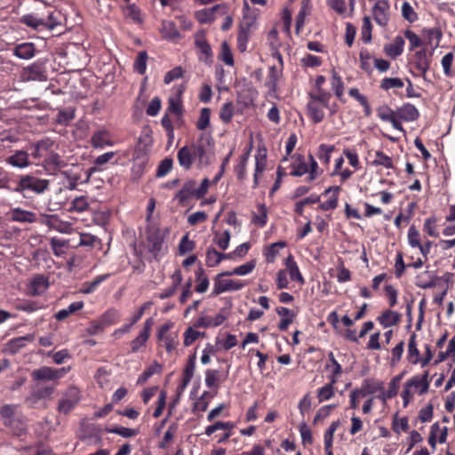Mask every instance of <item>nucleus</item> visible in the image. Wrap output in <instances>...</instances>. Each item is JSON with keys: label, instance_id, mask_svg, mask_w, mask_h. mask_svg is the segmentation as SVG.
Wrapping results in <instances>:
<instances>
[{"label": "nucleus", "instance_id": "nucleus-1", "mask_svg": "<svg viewBox=\"0 0 455 455\" xmlns=\"http://www.w3.org/2000/svg\"><path fill=\"white\" fill-rule=\"evenodd\" d=\"M215 158V143L211 135L202 134L199 139L190 146L180 148L177 153L179 164L185 170L192 167L194 161H197L199 168L209 166Z\"/></svg>", "mask_w": 455, "mask_h": 455}, {"label": "nucleus", "instance_id": "nucleus-2", "mask_svg": "<svg viewBox=\"0 0 455 455\" xmlns=\"http://www.w3.org/2000/svg\"><path fill=\"white\" fill-rule=\"evenodd\" d=\"M167 234V229H162L156 225L150 224L147 227L145 247L155 259L163 252Z\"/></svg>", "mask_w": 455, "mask_h": 455}, {"label": "nucleus", "instance_id": "nucleus-3", "mask_svg": "<svg viewBox=\"0 0 455 455\" xmlns=\"http://www.w3.org/2000/svg\"><path fill=\"white\" fill-rule=\"evenodd\" d=\"M0 417L5 427L12 428L16 435H21L26 429V425L21 414L18 411L16 404H4L0 407Z\"/></svg>", "mask_w": 455, "mask_h": 455}, {"label": "nucleus", "instance_id": "nucleus-4", "mask_svg": "<svg viewBox=\"0 0 455 455\" xmlns=\"http://www.w3.org/2000/svg\"><path fill=\"white\" fill-rule=\"evenodd\" d=\"M48 180L40 179L32 175H23L18 181L17 187L13 189L15 192L21 193L28 190L36 194H43L49 188Z\"/></svg>", "mask_w": 455, "mask_h": 455}, {"label": "nucleus", "instance_id": "nucleus-5", "mask_svg": "<svg viewBox=\"0 0 455 455\" xmlns=\"http://www.w3.org/2000/svg\"><path fill=\"white\" fill-rule=\"evenodd\" d=\"M231 275H227L225 271L215 276L212 296H218L228 291H240L244 287L245 283L243 281L225 278L226 276Z\"/></svg>", "mask_w": 455, "mask_h": 455}, {"label": "nucleus", "instance_id": "nucleus-6", "mask_svg": "<svg viewBox=\"0 0 455 455\" xmlns=\"http://www.w3.org/2000/svg\"><path fill=\"white\" fill-rule=\"evenodd\" d=\"M21 78L23 81H46L47 70L45 62L38 60L33 64L24 68L21 72Z\"/></svg>", "mask_w": 455, "mask_h": 455}, {"label": "nucleus", "instance_id": "nucleus-7", "mask_svg": "<svg viewBox=\"0 0 455 455\" xmlns=\"http://www.w3.org/2000/svg\"><path fill=\"white\" fill-rule=\"evenodd\" d=\"M70 370L68 368L55 369L49 366H42L32 371V379L34 380H58L63 378Z\"/></svg>", "mask_w": 455, "mask_h": 455}, {"label": "nucleus", "instance_id": "nucleus-8", "mask_svg": "<svg viewBox=\"0 0 455 455\" xmlns=\"http://www.w3.org/2000/svg\"><path fill=\"white\" fill-rule=\"evenodd\" d=\"M40 223L61 234H70L73 230L72 224L60 220L57 214H41Z\"/></svg>", "mask_w": 455, "mask_h": 455}, {"label": "nucleus", "instance_id": "nucleus-9", "mask_svg": "<svg viewBox=\"0 0 455 455\" xmlns=\"http://www.w3.org/2000/svg\"><path fill=\"white\" fill-rule=\"evenodd\" d=\"M375 22L381 28H386L390 20V4L388 0H378L371 9Z\"/></svg>", "mask_w": 455, "mask_h": 455}, {"label": "nucleus", "instance_id": "nucleus-10", "mask_svg": "<svg viewBox=\"0 0 455 455\" xmlns=\"http://www.w3.org/2000/svg\"><path fill=\"white\" fill-rule=\"evenodd\" d=\"M90 144L95 149H103L106 147H113L116 142L113 140L112 133L108 130L102 128L92 134Z\"/></svg>", "mask_w": 455, "mask_h": 455}, {"label": "nucleus", "instance_id": "nucleus-11", "mask_svg": "<svg viewBox=\"0 0 455 455\" xmlns=\"http://www.w3.org/2000/svg\"><path fill=\"white\" fill-rule=\"evenodd\" d=\"M79 399V390L74 387H69L59 403V411L64 414L68 413L78 403Z\"/></svg>", "mask_w": 455, "mask_h": 455}, {"label": "nucleus", "instance_id": "nucleus-12", "mask_svg": "<svg viewBox=\"0 0 455 455\" xmlns=\"http://www.w3.org/2000/svg\"><path fill=\"white\" fill-rule=\"evenodd\" d=\"M55 146V141L50 138L40 140L29 147L30 156L36 160H41L47 156L48 152Z\"/></svg>", "mask_w": 455, "mask_h": 455}, {"label": "nucleus", "instance_id": "nucleus-13", "mask_svg": "<svg viewBox=\"0 0 455 455\" xmlns=\"http://www.w3.org/2000/svg\"><path fill=\"white\" fill-rule=\"evenodd\" d=\"M325 107H328V102L325 104L314 99L308 100L307 104V116L314 124H319L324 119Z\"/></svg>", "mask_w": 455, "mask_h": 455}, {"label": "nucleus", "instance_id": "nucleus-14", "mask_svg": "<svg viewBox=\"0 0 455 455\" xmlns=\"http://www.w3.org/2000/svg\"><path fill=\"white\" fill-rule=\"evenodd\" d=\"M5 162L7 164L18 169H25L31 165L29 153L22 149L15 150L5 159Z\"/></svg>", "mask_w": 455, "mask_h": 455}, {"label": "nucleus", "instance_id": "nucleus-15", "mask_svg": "<svg viewBox=\"0 0 455 455\" xmlns=\"http://www.w3.org/2000/svg\"><path fill=\"white\" fill-rule=\"evenodd\" d=\"M196 182L194 180H187L182 188L176 193L174 199L179 202L180 204L185 205L188 200L191 197L196 198Z\"/></svg>", "mask_w": 455, "mask_h": 455}, {"label": "nucleus", "instance_id": "nucleus-16", "mask_svg": "<svg viewBox=\"0 0 455 455\" xmlns=\"http://www.w3.org/2000/svg\"><path fill=\"white\" fill-rule=\"evenodd\" d=\"M430 61L426 49H421L415 52L412 64L424 78L429 69Z\"/></svg>", "mask_w": 455, "mask_h": 455}, {"label": "nucleus", "instance_id": "nucleus-17", "mask_svg": "<svg viewBox=\"0 0 455 455\" xmlns=\"http://www.w3.org/2000/svg\"><path fill=\"white\" fill-rule=\"evenodd\" d=\"M9 216L12 221L20 223H34L36 220L35 212L23 210L20 207L11 209Z\"/></svg>", "mask_w": 455, "mask_h": 455}, {"label": "nucleus", "instance_id": "nucleus-18", "mask_svg": "<svg viewBox=\"0 0 455 455\" xmlns=\"http://www.w3.org/2000/svg\"><path fill=\"white\" fill-rule=\"evenodd\" d=\"M437 279L435 272L426 270L416 276L415 284L421 289H429L437 285Z\"/></svg>", "mask_w": 455, "mask_h": 455}, {"label": "nucleus", "instance_id": "nucleus-19", "mask_svg": "<svg viewBox=\"0 0 455 455\" xmlns=\"http://www.w3.org/2000/svg\"><path fill=\"white\" fill-rule=\"evenodd\" d=\"M160 33L165 40L178 41L181 38V35L176 28L173 21L163 20L161 23Z\"/></svg>", "mask_w": 455, "mask_h": 455}, {"label": "nucleus", "instance_id": "nucleus-20", "mask_svg": "<svg viewBox=\"0 0 455 455\" xmlns=\"http://www.w3.org/2000/svg\"><path fill=\"white\" fill-rule=\"evenodd\" d=\"M406 383L411 388L413 387L418 390L419 395L426 394L429 388L428 371H426L422 376H413Z\"/></svg>", "mask_w": 455, "mask_h": 455}, {"label": "nucleus", "instance_id": "nucleus-21", "mask_svg": "<svg viewBox=\"0 0 455 455\" xmlns=\"http://www.w3.org/2000/svg\"><path fill=\"white\" fill-rule=\"evenodd\" d=\"M396 116L400 120L405 122H413L419 118V113L414 105L411 103H405L397 109Z\"/></svg>", "mask_w": 455, "mask_h": 455}, {"label": "nucleus", "instance_id": "nucleus-22", "mask_svg": "<svg viewBox=\"0 0 455 455\" xmlns=\"http://www.w3.org/2000/svg\"><path fill=\"white\" fill-rule=\"evenodd\" d=\"M48 287V278L43 275H37L30 282L29 293L33 296H38L43 294Z\"/></svg>", "mask_w": 455, "mask_h": 455}, {"label": "nucleus", "instance_id": "nucleus-23", "mask_svg": "<svg viewBox=\"0 0 455 455\" xmlns=\"http://www.w3.org/2000/svg\"><path fill=\"white\" fill-rule=\"evenodd\" d=\"M383 328L397 325L401 321V315L393 310L383 311L377 318Z\"/></svg>", "mask_w": 455, "mask_h": 455}, {"label": "nucleus", "instance_id": "nucleus-24", "mask_svg": "<svg viewBox=\"0 0 455 455\" xmlns=\"http://www.w3.org/2000/svg\"><path fill=\"white\" fill-rule=\"evenodd\" d=\"M13 54L21 60H29L36 54V47L33 43H22L13 49Z\"/></svg>", "mask_w": 455, "mask_h": 455}, {"label": "nucleus", "instance_id": "nucleus-25", "mask_svg": "<svg viewBox=\"0 0 455 455\" xmlns=\"http://www.w3.org/2000/svg\"><path fill=\"white\" fill-rule=\"evenodd\" d=\"M404 43V39L401 36H397L392 43L385 45L384 51L389 57L396 58L403 53Z\"/></svg>", "mask_w": 455, "mask_h": 455}, {"label": "nucleus", "instance_id": "nucleus-26", "mask_svg": "<svg viewBox=\"0 0 455 455\" xmlns=\"http://www.w3.org/2000/svg\"><path fill=\"white\" fill-rule=\"evenodd\" d=\"M276 313L279 316L282 317L281 321L278 323V329L280 331H286L289 325L293 322L295 317V313L284 307H276Z\"/></svg>", "mask_w": 455, "mask_h": 455}, {"label": "nucleus", "instance_id": "nucleus-27", "mask_svg": "<svg viewBox=\"0 0 455 455\" xmlns=\"http://www.w3.org/2000/svg\"><path fill=\"white\" fill-rule=\"evenodd\" d=\"M339 191L340 188L339 186H332L325 189L324 195H327L331 192H333V195L329 200L320 204V209L323 211H331L336 209L338 206V195Z\"/></svg>", "mask_w": 455, "mask_h": 455}, {"label": "nucleus", "instance_id": "nucleus-28", "mask_svg": "<svg viewBox=\"0 0 455 455\" xmlns=\"http://www.w3.org/2000/svg\"><path fill=\"white\" fill-rule=\"evenodd\" d=\"M291 166L290 174L293 177H302L308 172V164L302 155H296V162L292 163Z\"/></svg>", "mask_w": 455, "mask_h": 455}, {"label": "nucleus", "instance_id": "nucleus-29", "mask_svg": "<svg viewBox=\"0 0 455 455\" xmlns=\"http://www.w3.org/2000/svg\"><path fill=\"white\" fill-rule=\"evenodd\" d=\"M282 70L283 67L271 66L269 68L266 85L270 91L275 92L277 90V82L282 76Z\"/></svg>", "mask_w": 455, "mask_h": 455}, {"label": "nucleus", "instance_id": "nucleus-30", "mask_svg": "<svg viewBox=\"0 0 455 455\" xmlns=\"http://www.w3.org/2000/svg\"><path fill=\"white\" fill-rule=\"evenodd\" d=\"M52 392L53 387H37L36 389L31 392L28 397L26 398V402L30 403L31 405H34L39 400L50 396L52 394Z\"/></svg>", "mask_w": 455, "mask_h": 455}, {"label": "nucleus", "instance_id": "nucleus-31", "mask_svg": "<svg viewBox=\"0 0 455 455\" xmlns=\"http://www.w3.org/2000/svg\"><path fill=\"white\" fill-rule=\"evenodd\" d=\"M20 22L34 29L44 28V17L39 16L37 13H28L23 15L20 19Z\"/></svg>", "mask_w": 455, "mask_h": 455}, {"label": "nucleus", "instance_id": "nucleus-32", "mask_svg": "<svg viewBox=\"0 0 455 455\" xmlns=\"http://www.w3.org/2000/svg\"><path fill=\"white\" fill-rule=\"evenodd\" d=\"M382 388L381 383L375 381L373 379H364L360 388H356L360 393L362 397L366 396L367 395H372L378 392Z\"/></svg>", "mask_w": 455, "mask_h": 455}, {"label": "nucleus", "instance_id": "nucleus-33", "mask_svg": "<svg viewBox=\"0 0 455 455\" xmlns=\"http://www.w3.org/2000/svg\"><path fill=\"white\" fill-rule=\"evenodd\" d=\"M285 266L291 280L304 283V278L300 274L299 268L294 260V258L291 255L287 257L285 260Z\"/></svg>", "mask_w": 455, "mask_h": 455}, {"label": "nucleus", "instance_id": "nucleus-34", "mask_svg": "<svg viewBox=\"0 0 455 455\" xmlns=\"http://www.w3.org/2000/svg\"><path fill=\"white\" fill-rule=\"evenodd\" d=\"M163 371V365L155 361L149 365L138 378L137 384L142 385L148 380L155 374H160Z\"/></svg>", "mask_w": 455, "mask_h": 455}, {"label": "nucleus", "instance_id": "nucleus-35", "mask_svg": "<svg viewBox=\"0 0 455 455\" xmlns=\"http://www.w3.org/2000/svg\"><path fill=\"white\" fill-rule=\"evenodd\" d=\"M124 18L130 19L133 23L140 25L143 23L140 9L135 4H130L123 9Z\"/></svg>", "mask_w": 455, "mask_h": 455}, {"label": "nucleus", "instance_id": "nucleus-36", "mask_svg": "<svg viewBox=\"0 0 455 455\" xmlns=\"http://www.w3.org/2000/svg\"><path fill=\"white\" fill-rule=\"evenodd\" d=\"M169 329H170L169 324L162 325L159 330L158 338H159V339L164 340V347H165L166 350L169 353H171L172 350L175 349L177 341L175 339V337H172V335H165V333L169 331Z\"/></svg>", "mask_w": 455, "mask_h": 455}, {"label": "nucleus", "instance_id": "nucleus-37", "mask_svg": "<svg viewBox=\"0 0 455 455\" xmlns=\"http://www.w3.org/2000/svg\"><path fill=\"white\" fill-rule=\"evenodd\" d=\"M310 13L309 0H302L299 12L296 18V34H299L301 28L304 27L305 19Z\"/></svg>", "mask_w": 455, "mask_h": 455}, {"label": "nucleus", "instance_id": "nucleus-38", "mask_svg": "<svg viewBox=\"0 0 455 455\" xmlns=\"http://www.w3.org/2000/svg\"><path fill=\"white\" fill-rule=\"evenodd\" d=\"M422 35L427 38L430 45L438 47L443 36V33L439 28H423Z\"/></svg>", "mask_w": 455, "mask_h": 455}, {"label": "nucleus", "instance_id": "nucleus-39", "mask_svg": "<svg viewBox=\"0 0 455 455\" xmlns=\"http://www.w3.org/2000/svg\"><path fill=\"white\" fill-rule=\"evenodd\" d=\"M408 359L413 364H417L419 363H420L421 361V357L419 356V350L417 347L415 333L411 334L409 339Z\"/></svg>", "mask_w": 455, "mask_h": 455}, {"label": "nucleus", "instance_id": "nucleus-40", "mask_svg": "<svg viewBox=\"0 0 455 455\" xmlns=\"http://www.w3.org/2000/svg\"><path fill=\"white\" fill-rule=\"evenodd\" d=\"M308 98L326 104L331 100V93L323 87H315L308 92Z\"/></svg>", "mask_w": 455, "mask_h": 455}, {"label": "nucleus", "instance_id": "nucleus-41", "mask_svg": "<svg viewBox=\"0 0 455 455\" xmlns=\"http://www.w3.org/2000/svg\"><path fill=\"white\" fill-rule=\"evenodd\" d=\"M220 8V5H216L212 8L198 11L196 12V18L201 24L210 23L214 20V13Z\"/></svg>", "mask_w": 455, "mask_h": 455}, {"label": "nucleus", "instance_id": "nucleus-42", "mask_svg": "<svg viewBox=\"0 0 455 455\" xmlns=\"http://www.w3.org/2000/svg\"><path fill=\"white\" fill-rule=\"evenodd\" d=\"M334 150V145L321 144L318 147L316 156L322 164L328 165L331 160V155Z\"/></svg>", "mask_w": 455, "mask_h": 455}, {"label": "nucleus", "instance_id": "nucleus-43", "mask_svg": "<svg viewBox=\"0 0 455 455\" xmlns=\"http://www.w3.org/2000/svg\"><path fill=\"white\" fill-rule=\"evenodd\" d=\"M331 89L334 91L336 97L341 100L344 94V83L342 81L341 76L335 71L331 72Z\"/></svg>", "mask_w": 455, "mask_h": 455}, {"label": "nucleus", "instance_id": "nucleus-44", "mask_svg": "<svg viewBox=\"0 0 455 455\" xmlns=\"http://www.w3.org/2000/svg\"><path fill=\"white\" fill-rule=\"evenodd\" d=\"M89 208V203L86 196H81L74 198L68 209L69 212H84Z\"/></svg>", "mask_w": 455, "mask_h": 455}, {"label": "nucleus", "instance_id": "nucleus-45", "mask_svg": "<svg viewBox=\"0 0 455 455\" xmlns=\"http://www.w3.org/2000/svg\"><path fill=\"white\" fill-rule=\"evenodd\" d=\"M75 116V109L72 108H67L58 111L55 121L60 125H68Z\"/></svg>", "mask_w": 455, "mask_h": 455}, {"label": "nucleus", "instance_id": "nucleus-46", "mask_svg": "<svg viewBox=\"0 0 455 455\" xmlns=\"http://www.w3.org/2000/svg\"><path fill=\"white\" fill-rule=\"evenodd\" d=\"M196 45L200 50V52L205 56V61H207V59H212V52L210 44L204 38V36L202 35H196Z\"/></svg>", "mask_w": 455, "mask_h": 455}, {"label": "nucleus", "instance_id": "nucleus-47", "mask_svg": "<svg viewBox=\"0 0 455 455\" xmlns=\"http://www.w3.org/2000/svg\"><path fill=\"white\" fill-rule=\"evenodd\" d=\"M196 282L198 283L196 286V291L198 293H204L208 290L209 279L204 275L203 267H199L196 272Z\"/></svg>", "mask_w": 455, "mask_h": 455}, {"label": "nucleus", "instance_id": "nucleus-48", "mask_svg": "<svg viewBox=\"0 0 455 455\" xmlns=\"http://www.w3.org/2000/svg\"><path fill=\"white\" fill-rule=\"evenodd\" d=\"M230 237H231V235L228 230H225L222 233L215 232L214 237H213V242H214V243H216L218 245V247L220 250L225 251L229 246Z\"/></svg>", "mask_w": 455, "mask_h": 455}, {"label": "nucleus", "instance_id": "nucleus-49", "mask_svg": "<svg viewBox=\"0 0 455 455\" xmlns=\"http://www.w3.org/2000/svg\"><path fill=\"white\" fill-rule=\"evenodd\" d=\"M205 262L210 267L218 266L221 262V252H219L214 247H208Z\"/></svg>", "mask_w": 455, "mask_h": 455}, {"label": "nucleus", "instance_id": "nucleus-50", "mask_svg": "<svg viewBox=\"0 0 455 455\" xmlns=\"http://www.w3.org/2000/svg\"><path fill=\"white\" fill-rule=\"evenodd\" d=\"M372 164L375 166L381 165L387 169L394 167L392 158L380 150L375 153V159L372 161Z\"/></svg>", "mask_w": 455, "mask_h": 455}, {"label": "nucleus", "instance_id": "nucleus-51", "mask_svg": "<svg viewBox=\"0 0 455 455\" xmlns=\"http://www.w3.org/2000/svg\"><path fill=\"white\" fill-rule=\"evenodd\" d=\"M404 85L403 81L399 77H385L380 82V88L384 91L390 89H400Z\"/></svg>", "mask_w": 455, "mask_h": 455}, {"label": "nucleus", "instance_id": "nucleus-52", "mask_svg": "<svg viewBox=\"0 0 455 455\" xmlns=\"http://www.w3.org/2000/svg\"><path fill=\"white\" fill-rule=\"evenodd\" d=\"M308 176L307 177V182H312L316 180L321 174L322 171H319L318 164L312 155L308 156Z\"/></svg>", "mask_w": 455, "mask_h": 455}, {"label": "nucleus", "instance_id": "nucleus-53", "mask_svg": "<svg viewBox=\"0 0 455 455\" xmlns=\"http://www.w3.org/2000/svg\"><path fill=\"white\" fill-rule=\"evenodd\" d=\"M47 156L43 158L44 165L47 168L59 167L61 165V159L58 153L53 150V148L48 152Z\"/></svg>", "mask_w": 455, "mask_h": 455}, {"label": "nucleus", "instance_id": "nucleus-54", "mask_svg": "<svg viewBox=\"0 0 455 455\" xmlns=\"http://www.w3.org/2000/svg\"><path fill=\"white\" fill-rule=\"evenodd\" d=\"M196 352H194L188 356V363L183 370V379L191 381L195 371H196Z\"/></svg>", "mask_w": 455, "mask_h": 455}, {"label": "nucleus", "instance_id": "nucleus-55", "mask_svg": "<svg viewBox=\"0 0 455 455\" xmlns=\"http://www.w3.org/2000/svg\"><path fill=\"white\" fill-rule=\"evenodd\" d=\"M148 53L145 51L140 52L134 60L133 68L140 75H143L147 69Z\"/></svg>", "mask_w": 455, "mask_h": 455}, {"label": "nucleus", "instance_id": "nucleus-56", "mask_svg": "<svg viewBox=\"0 0 455 455\" xmlns=\"http://www.w3.org/2000/svg\"><path fill=\"white\" fill-rule=\"evenodd\" d=\"M372 25L368 16L363 18V25L361 29V37L363 43L369 44L371 41Z\"/></svg>", "mask_w": 455, "mask_h": 455}, {"label": "nucleus", "instance_id": "nucleus-57", "mask_svg": "<svg viewBox=\"0 0 455 455\" xmlns=\"http://www.w3.org/2000/svg\"><path fill=\"white\" fill-rule=\"evenodd\" d=\"M249 36H250V28L241 26L240 30L237 35V44L238 49L240 52L246 51L247 48V43L249 41Z\"/></svg>", "mask_w": 455, "mask_h": 455}, {"label": "nucleus", "instance_id": "nucleus-58", "mask_svg": "<svg viewBox=\"0 0 455 455\" xmlns=\"http://www.w3.org/2000/svg\"><path fill=\"white\" fill-rule=\"evenodd\" d=\"M108 433L118 435L124 438L133 437L138 435L139 431L134 428H129L125 427H115L112 428H107Z\"/></svg>", "mask_w": 455, "mask_h": 455}, {"label": "nucleus", "instance_id": "nucleus-59", "mask_svg": "<svg viewBox=\"0 0 455 455\" xmlns=\"http://www.w3.org/2000/svg\"><path fill=\"white\" fill-rule=\"evenodd\" d=\"M255 268V263L254 261H249L245 264H243L239 267H235L234 269L230 271H226L227 275H246L252 272V270Z\"/></svg>", "mask_w": 455, "mask_h": 455}, {"label": "nucleus", "instance_id": "nucleus-60", "mask_svg": "<svg viewBox=\"0 0 455 455\" xmlns=\"http://www.w3.org/2000/svg\"><path fill=\"white\" fill-rule=\"evenodd\" d=\"M116 156V152L114 151H109V152H106L99 156H97L94 160H93V169L94 170H102V167L111 162L114 157Z\"/></svg>", "mask_w": 455, "mask_h": 455}, {"label": "nucleus", "instance_id": "nucleus-61", "mask_svg": "<svg viewBox=\"0 0 455 455\" xmlns=\"http://www.w3.org/2000/svg\"><path fill=\"white\" fill-rule=\"evenodd\" d=\"M320 201V196L315 195H311L302 200H299L295 204V212L299 215H303L304 207L307 204H315Z\"/></svg>", "mask_w": 455, "mask_h": 455}, {"label": "nucleus", "instance_id": "nucleus-62", "mask_svg": "<svg viewBox=\"0 0 455 455\" xmlns=\"http://www.w3.org/2000/svg\"><path fill=\"white\" fill-rule=\"evenodd\" d=\"M234 116V105L231 101L226 102L220 108V118L225 123L228 124L231 122Z\"/></svg>", "mask_w": 455, "mask_h": 455}, {"label": "nucleus", "instance_id": "nucleus-63", "mask_svg": "<svg viewBox=\"0 0 455 455\" xmlns=\"http://www.w3.org/2000/svg\"><path fill=\"white\" fill-rule=\"evenodd\" d=\"M220 382V371L209 369L205 371V385L210 387H218Z\"/></svg>", "mask_w": 455, "mask_h": 455}, {"label": "nucleus", "instance_id": "nucleus-64", "mask_svg": "<svg viewBox=\"0 0 455 455\" xmlns=\"http://www.w3.org/2000/svg\"><path fill=\"white\" fill-rule=\"evenodd\" d=\"M196 247V243L194 241L189 239L188 234L182 236L179 243V252L180 255H185L190 251H192Z\"/></svg>", "mask_w": 455, "mask_h": 455}]
</instances>
